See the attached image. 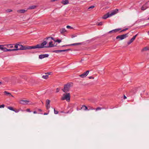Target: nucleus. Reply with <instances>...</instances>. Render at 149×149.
<instances>
[{
    "mask_svg": "<svg viewBox=\"0 0 149 149\" xmlns=\"http://www.w3.org/2000/svg\"><path fill=\"white\" fill-rule=\"evenodd\" d=\"M59 91V89L58 88H57L56 89V92H58Z\"/></svg>",
    "mask_w": 149,
    "mask_h": 149,
    "instance_id": "nucleus-44",
    "label": "nucleus"
},
{
    "mask_svg": "<svg viewBox=\"0 0 149 149\" xmlns=\"http://www.w3.org/2000/svg\"><path fill=\"white\" fill-rule=\"evenodd\" d=\"M54 113L55 114H57L58 113V112L55 109H54Z\"/></svg>",
    "mask_w": 149,
    "mask_h": 149,
    "instance_id": "nucleus-37",
    "label": "nucleus"
},
{
    "mask_svg": "<svg viewBox=\"0 0 149 149\" xmlns=\"http://www.w3.org/2000/svg\"><path fill=\"white\" fill-rule=\"evenodd\" d=\"M127 29H128V28H125V29H124L122 30L121 31H120L119 32H120V33H121V32H123L125 31H126L127 30Z\"/></svg>",
    "mask_w": 149,
    "mask_h": 149,
    "instance_id": "nucleus-33",
    "label": "nucleus"
},
{
    "mask_svg": "<svg viewBox=\"0 0 149 149\" xmlns=\"http://www.w3.org/2000/svg\"><path fill=\"white\" fill-rule=\"evenodd\" d=\"M120 30H121V29H120V28H118V29H115V33H116V32L119 31Z\"/></svg>",
    "mask_w": 149,
    "mask_h": 149,
    "instance_id": "nucleus-31",
    "label": "nucleus"
},
{
    "mask_svg": "<svg viewBox=\"0 0 149 149\" xmlns=\"http://www.w3.org/2000/svg\"><path fill=\"white\" fill-rule=\"evenodd\" d=\"M44 39L45 40H46L47 41L44 40L41 44H38L35 46H32V49H35L36 48H47V43L48 42V40L47 39Z\"/></svg>",
    "mask_w": 149,
    "mask_h": 149,
    "instance_id": "nucleus-1",
    "label": "nucleus"
},
{
    "mask_svg": "<svg viewBox=\"0 0 149 149\" xmlns=\"http://www.w3.org/2000/svg\"><path fill=\"white\" fill-rule=\"evenodd\" d=\"M71 49H64V50H62V52H64L65 51H68L70 50Z\"/></svg>",
    "mask_w": 149,
    "mask_h": 149,
    "instance_id": "nucleus-35",
    "label": "nucleus"
},
{
    "mask_svg": "<svg viewBox=\"0 0 149 149\" xmlns=\"http://www.w3.org/2000/svg\"><path fill=\"white\" fill-rule=\"evenodd\" d=\"M4 45H1L0 49L4 52H6L7 48L4 47Z\"/></svg>",
    "mask_w": 149,
    "mask_h": 149,
    "instance_id": "nucleus-15",
    "label": "nucleus"
},
{
    "mask_svg": "<svg viewBox=\"0 0 149 149\" xmlns=\"http://www.w3.org/2000/svg\"><path fill=\"white\" fill-rule=\"evenodd\" d=\"M5 46H6L7 47L10 48H12L13 47V45L12 44H8L6 45Z\"/></svg>",
    "mask_w": 149,
    "mask_h": 149,
    "instance_id": "nucleus-24",
    "label": "nucleus"
},
{
    "mask_svg": "<svg viewBox=\"0 0 149 149\" xmlns=\"http://www.w3.org/2000/svg\"><path fill=\"white\" fill-rule=\"evenodd\" d=\"M2 84V83L0 81V84Z\"/></svg>",
    "mask_w": 149,
    "mask_h": 149,
    "instance_id": "nucleus-53",
    "label": "nucleus"
},
{
    "mask_svg": "<svg viewBox=\"0 0 149 149\" xmlns=\"http://www.w3.org/2000/svg\"><path fill=\"white\" fill-rule=\"evenodd\" d=\"M89 72V71L87 70L84 72L83 74L79 75V76L82 78H84L87 75Z\"/></svg>",
    "mask_w": 149,
    "mask_h": 149,
    "instance_id": "nucleus-9",
    "label": "nucleus"
},
{
    "mask_svg": "<svg viewBox=\"0 0 149 149\" xmlns=\"http://www.w3.org/2000/svg\"><path fill=\"white\" fill-rule=\"evenodd\" d=\"M148 19H149V17Z\"/></svg>",
    "mask_w": 149,
    "mask_h": 149,
    "instance_id": "nucleus-57",
    "label": "nucleus"
},
{
    "mask_svg": "<svg viewBox=\"0 0 149 149\" xmlns=\"http://www.w3.org/2000/svg\"><path fill=\"white\" fill-rule=\"evenodd\" d=\"M66 28L67 29H72L73 28V27H72L71 26H66Z\"/></svg>",
    "mask_w": 149,
    "mask_h": 149,
    "instance_id": "nucleus-34",
    "label": "nucleus"
},
{
    "mask_svg": "<svg viewBox=\"0 0 149 149\" xmlns=\"http://www.w3.org/2000/svg\"><path fill=\"white\" fill-rule=\"evenodd\" d=\"M15 111L16 113H17L19 111V110H15V111Z\"/></svg>",
    "mask_w": 149,
    "mask_h": 149,
    "instance_id": "nucleus-43",
    "label": "nucleus"
},
{
    "mask_svg": "<svg viewBox=\"0 0 149 149\" xmlns=\"http://www.w3.org/2000/svg\"><path fill=\"white\" fill-rule=\"evenodd\" d=\"M84 108V110H85V111L87 110V109H88L87 107H86V106H85V105H83L82 106V107L81 108Z\"/></svg>",
    "mask_w": 149,
    "mask_h": 149,
    "instance_id": "nucleus-28",
    "label": "nucleus"
},
{
    "mask_svg": "<svg viewBox=\"0 0 149 149\" xmlns=\"http://www.w3.org/2000/svg\"><path fill=\"white\" fill-rule=\"evenodd\" d=\"M148 7L147 5V3L143 5L141 7V9L142 10H144L147 8H148Z\"/></svg>",
    "mask_w": 149,
    "mask_h": 149,
    "instance_id": "nucleus-12",
    "label": "nucleus"
},
{
    "mask_svg": "<svg viewBox=\"0 0 149 149\" xmlns=\"http://www.w3.org/2000/svg\"><path fill=\"white\" fill-rule=\"evenodd\" d=\"M20 103L23 104H27L29 102V101L26 100H21L20 101Z\"/></svg>",
    "mask_w": 149,
    "mask_h": 149,
    "instance_id": "nucleus-13",
    "label": "nucleus"
},
{
    "mask_svg": "<svg viewBox=\"0 0 149 149\" xmlns=\"http://www.w3.org/2000/svg\"><path fill=\"white\" fill-rule=\"evenodd\" d=\"M61 3L64 5H65L69 3V1L68 0H63L61 2Z\"/></svg>",
    "mask_w": 149,
    "mask_h": 149,
    "instance_id": "nucleus-16",
    "label": "nucleus"
},
{
    "mask_svg": "<svg viewBox=\"0 0 149 149\" xmlns=\"http://www.w3.org/2000/svg\"><path fill=\"white\" fill-rule=\"evenodd\" d=\"M77 36H75L74 35H72L71 36V38H73L75 37H76Z\"/></svg>",
    "mask_w": 149,
    "mask_h": 149,
    "instance_id": "nucleus-45",
    "label": "nucleus"
},
{
    "mask_svg": "<svg viewBox=\"0 0 149 149\" xmlns=\"http://www.w3.org/2000/svg\"><path fill=\"white\" fill-rule=\"evenodd\" d=\"M149 50V48L148 47H144L143 48L142 50V52H143L145 51H146L147 50Z\"/></svg>",
    "mask_w": 149,
    "mask_h": 149,
    "instance_id": "nucleus-20",
    "label": "nucleus"
},
{
    "mask_svg": "<svg viewBox=\"0 0 149 149\" xmlns=\"http://www.w3.org/2000/svg\"><path fill=\"white\" fill-rule=\"evenodd\" d=\"M42 77L45 79H47L48 77V75L47 74V73H45V75H43Z\"/></svg>",
    "mask_w": 149,
    "mask_h": 149,
    "instance_id": "nucleus-21",
    "label": "nucleus"
},
{
    "mask_svg": "<svg viewBox=\"0 0 149 149\" xmlns=\"http://www.w3.org/2000/svg\"><path fill=\"white\" fill-rule=\"evenodd\" d=\"M91 109L92 110H94V109H94L93 108L91 107Z\"/></svg>",
    "mask_w": 149,
    "mask_h": 149,
    "instance_id": "nucleus-49",
    "label": "nucleus"
},
{
    "mask_svg": "<svg viewBox=\"0 0 149 149\" xmlns=\"http://www.w3.org/2000/svg\"><path fill=\"white\" fill-rule=\"evenodd\" d=\"M103 24V22H100L98 23L97 25L101 26Z\"/></svg>",
    "mask_w": 149,
    "mask_h": 149,
    "instance_id": "nucleus-39",
    "label": "nucleus"
},
{
    "mask_svg": "<svg viewBox=\"0 0 149 149\" xmlns=\"http://www.w3.org/2000/svg\"><path fill=\"white\" fill-rule=\"evenodd\" d=\"M148 35H149V31H148Z\"/></svg>",
    "mask_w": 149,
    "mask_h": 149,
    "instance_id": "nucleus-55",
    "label": "nucleus"
},
{
    "mask_svg": "<svg viewBox=\"0 0 149 149\" xmlns=\"http://www.w3.org/2000/svg\"><path fill=\"white\" fill-rule=\"evenodd\" d=\"M50 74V72H49V73H47V74Z\"/></svg>",
    "mask_w": 149,
    "mask_h": 149,
    "instance_id": "nucleus-52",
    "label": "nucleus"
},
{
    "mask_svg": "<svg viewBox=\"0 0 149 149\" xmlns=\"http://www.w3.org/2000/svg\"><path fill=\"white\" fill-rule=\"evenodd\" d=\"M49 56V55L48 54H40L39 56V58L41 59L45 58H47Z\"/></svg>",
    "mask_w": 149,
    "mask_h": 149,
    "instance_id": "nucleus-8",
    "label": "nucleus"
},
{
    "mask_svg": "<svg viewBox=\"0 0 149 149\" xmlns=\"http://www.w3.org/2000/svg\"><path fill=\"white\" fill-rule=\"evenodd\" d=\"M95 6H90L88 8V9H93L94 8Z\"/></svg>",
    "mask_w": 149,
    "mask_h": 149,
    "instance_id": "nucleus-38",
    "label": "nucleus"
},
{
    "mask_svg": "<svg viewBox=\"0 0 149 149\" xmlns=\"http://www.w3.org/2000/svg\"><path fill=\"white\" fill-rule=\"evenodd\" d=\"M118 11V9H116L115 10H113L110 14L109 13H107L106 14L104 15L102 17V18L103 19H106L107 18L112 16L116 14Z\"/></svg>",
    "mask_w": 149,
    "mask_h": 149,
    "instance_id": "nucleus-2",
    "label": "nucleus"
},
{
    "mask_svg": "<svg viewBox=\"0 0 149 149\" xmlns=\"http://www.w3.org/2000/svg\"><path fill=\"white\" fill-rule=\"evenodd\" d=\"M47 113H45L44 114V115H47Z\"/></svg>",
    "mask_w": 149,
    "mask_h": 149,
    "instance_id": "nucleus-51",
    "label": "nucleus"
},
{
    "mask_svg": "<svg viewBox=\"0 0 149 149\" xmlns=\"http://www.w3.org/2000/svg\"><path fill=\"white\" fill-rule=\"evenodd\" d=\"M7 108L9 109V110H12V111H15V109H13V108L11 107H7Z\"/></svg>",
    "mask_w": 149,
    "mask_h": 149,
    "instance_id": "nucleus-27",
    "label": "nucleus"
},
{
    "mask_svg": "<svg viewBox=\"0 0 149 149\" xmlns=\"http://www.w3.org/2000/svg\"><path fill=\"white\" fill-rule=\"evenodd\" d=\"M62 52V50H56L53 51V52L57 53Z\"/></svg>",
    "mask_w": 149,
    "mask_h": 149,
    "instance_id": "nucleus-23",
    "label": "nucleus"
},
{
    "mask_svg": "<svg viewBox=\"0 0 149 149\" xmlns=\"http://www.w3.org/2000/svg\"><path fill=\"white\" fill-rule=\"evenodd\" d=\"M4 93H6V95H9V96H11L13 97V95H11V94L10 93H9L6 91H5L4 92Z\"/></svg>",
    "mask_w": 149,
    "mask_h": 149,
    "instance_id": "nucleus-25",
    "label": "nucleus"
},
{
    "mask_svg": "<svg viewBox=\"0 0 149 149\" xmlns=\"http://www.w3.org/2000/svg\"><path fill=\"white\" fill-rule=\"evenodd\" d=\"M60 31L61 33H63L66 32V30L65 28H64L61 29Z\"/></svg>",
    "mask_w": 149,
    "mask_h": 149,
    "instance_id": "nucleus-19",
    "label": "nucleus"
},
{
    "mask_svg": "<svg viewBox=\"0 0 149 149\" xmlns=\"http://www.w3.org/2000/svg\"><path fill=\"white\" fill-rule=\"evenodd\" d=\"M26 11H27V10H25L24 9L19 10L17 11L18 13H24Z\"/></svg>",
    "mask_w": 149,
    "mask_h": 149,
    "instance_id": "nucleus-14",
    "label": "nucleus"
},
{
    "mask_svg": "<svg viewBox=\"0 0 149 149\" xmlns=\"http://www.w3.org/2000/svg\"><path fill=\"white\" fill-rule=\"evenodd\" d=\"M15 51V49H7L6 52L7 51Z\"/></svg>",
    "mask_w": 149,
    "mask_h": 149,
    "instance_id": "nucleus-30",
    "label": "nucleus"
},
{
    "mask_svg": "<svg viewBox=\"0 0 149 149\" xmlns=\"http://www.w3.org/2000/svg\"><path fill=\"white\" fill-rule=\"evenodd\" d=\"M52 39H49L48 40V42H49V45H47L48 47H51L55 46L54 45L52 44L53 42L51 41Z\"/></svg>",
    "mask_w": 149,
    "mask_h": 149,
    "instance_id": "nucleus-11",
    "label": "nucleus"
},
{
    "mask_svg": "<svg viewBox=\"0 0 149 149\" xmlns=\"http://www.w3.org/2000/svg\"><path fill=\"white\" fill-rule=\"evenodd\" d=\"M149 25V23H148L147 25Z\"/></svg>",
    "mask_w": 149,
    "mask_h": 149,
    "instance_id": "nucleus-56",
    "label": "nucleus"
},
{
    "mask_svg": "<svg viewBox=\"0 0 149 149\" xmlns=\"http://www.w3.org/2000/svg\"><path fill=\"white\" fill-rule=\"evenodd\" d=\"M137 34H136L135 36H133V37L130 40V41L127 42V44L129 45L135 39Z\"/></svg>",
    "mask_w": 149,
    "mask_h": 149,
    "instance_id": "nucleus-10",
    "label": "nucleus"
},
{
    "mask_svg": "<svg viewBox=\"0 0 149 149\" xmlns=\"http://www.w3.org/2000/svg\"><path fill=\"white\" fill-rule=\"evenodd\" d=\"M19 44H15V49H14L15 51L19 50Z\"/></svg>",
    "mask_w": 149,
    "mask_h": 149,
    "instance_id": "nucleus-18",
    "label": "nucleus"
},
{
    "mask_svg": "<svg viewBox=\"0 0 149 149\" xmlns=\"http://www.w3.org/2000/svg\"><path fill=\"white\" fill-rule=\"evenodd\" d=\"M26 111L28 112H31V111H30V109H26Z\"/></svg>",
    "mask_w": 149,
    "mask_h": 149,
    "instance_id": "nucleus-41",
    "label": "nucleus"
},
{
    "mask_svg": "<svg viewBox=\"0 0 149 149\" xmlns=\"http://www.w3.org/2000/svg\"><path fill=\"white\" fill-rule=\"evenodd\" d=\"M66 46V45H63L62 46V47H65V46Z\"/></svg>",
    "mask_w": 149,
    "mask_h": 149,
    "instance_id": "nucleus-54",
    "label": "nucleus"
},
{
    "mask_svg": "<svg viewBox=\"0 0 149 149\" xmlns=\"http://www.w3.org/2000/svg\"><path fill=\"white\" fill-rule=\"evenodd\" d=\"M70 94L69 93H67L66 94H63V96L61 98V99L62 100H66L68 102H69L70 101Z\"/></svg>",
    "mask_w": 149,
    "mask_h": 149,
    "instance_id": "nucleus-4",
    "label": "nucleus"
},
{
    "mask_svg": "<svg viewBox=\"0 0 149 149\" xmlns=\"http://www.w3.org/2000/svg\"><path fill=\"white\" fill-rule=\"evenodd\" d=\"M70 86V84H68L65 85L64 89H63L62 90L64 92L66 93L69 90V88Z\"/></svg>",
    "mask_w": 149,
    "mask_h": 149,
    "instance_id": "nucleus-6",
    "label": "nucleus"
},
{
    "mask_svg": "<svg viewBox=\"0 0 149 149\" xmlns=\"http://www.w3.org/2000/svg\"><path fill=\"white\" fill-rule=\"evenodd\" d=\"M124 99H126L127 98V97L125 95H124Z\"/></svg>",
    "mask_w": 149,
    "mask_h": 149,
    "instance_id": "nucleus-48",
    "label": "nucleus"
},
{
    "mask_svg": "<svg viewBox=\"0 0 149 149\" xmlns=\"http://www.w3.org/2000/svg\"><path fill=\"white\" fill-rule=\"evenodd\" d=\"M45 39H47L48 40H49V39H52V40H53L55 42H58V43H60L61 42V40H60V39H58L57 40H55V39H54V38H53L52 37H48L47 38H46Z\"/></svg>",
    "mask_w": 149,
    "mask_h": 149,
    "instance_id": "nucleus-7",
    "label": "nucleus"
},
{
    "mask_svg": "<svg viewBox=\"0 0 149 149\" xmlns=\"http://www.w3.org/2000/svg\"><path fill=\"white\" fill-rule=\"evenodd\" d=\"M6 11L7 13H9L12 11V10L10 9H8Z\"/></svg>",
    "mask_w": 149,
    "mask_h": 149,
    "instance_id": "nucleus-36",
    "label": "nucleus"
},
{
    "mask_svg": "<svg viewBox=\"0 0 149 149\" xmlns=\"http://www.w3.org/2000/svg\"><path fill=\"white\" fill-rule=\"evenodd\" d=\"M102 108L100 107H98L95 109V111H97L98 110H101Z\"/></svg>",
    "mask_w": 149,
    "mask_h": 149,
    "instance_id": "nucleus-29",
    "label": "nucleus"
},
{
    "mask_svg": "<svg viewBox=\"0 0 149 149\" xmlns=\"http://www.w3.org/2000/svg\"><path fill=\"white\" fill-rule=\"evenodd\" d=\"M36 7L37 6H31L27 8V10H32L35 9L36 8Z\"/></svg>",
    "mask_w": 149,
    "mask_h": 149,
    "instance_id": "nucleus-17",
    "label": "nucleus"
},
{
    "mask_svg": "<svg viewBox=\"0 0 149 149\" xmlns=\"http://www.w3.org/2000/svg\"><path fill=\"white\" fill-rule=\"evenodd\" d=\"M128 33H127L125 34H123L121 35H119L117 36L116 37V39H119V40H122L127 37L128 36Z\"/></svg>",
    "mask_w": 149,
    "mask_h": 149,
    "instance_id": "nucleus-5",
    "label": "nucleus"
},
{
    "mask_svg": "<svg viewBox=\"0 0 149 149\" xmlns=\"http://www.w3.org/2000/svg\"><path fill=\"white\" fill-rule=\"evenodd\" d=\"M5 107V105L4 104H2L1 105H0V108H4Z\"/></svg>",
    "mask_w": 149,
    "mask_h": 149,
    "instance_id": "nucleus-42",
    "label": "nucleus"
},
{
    "mask_svg": "<svg viewBox=\"0 0 149 149\" xmlns=\"http://www.w3.org/2000/svg\"><path fill=\"white\" fill-rule=\"evenodd\" d=\"M89 79H94V78L92 76L89 77Z\"/></svg>",
    "mask_w": 149,
    "mask_h": 149,
    "instance_id": "nucleus-46",
    "label": "nucleus"
},
{
    "mask_svg": "<svg viewBox=\"0 0 149 149\" xmlns=\"http://www.w3.org/2000/svg\"><path fill=\"white\" fill-rule=\"evenodd\" d=\"M38 110L40 112H41L42 111V110L41 109H39Z\"/></svg>",
    "mask_w": 149,
    "mask_h": 149,
    "instance_id": "nucleus-50",
    "label": "nucleus"
},
{
    "mask_svg": "<svg viewBox=\"0 0 149 149\" xmlns=\"http://www.w3.org/2000/svg\"><path fill=\"white\" fill-rule=\"evenodd\" d=\"M50 101L49 100H47L46 101V105H49Z\"/></svg>",
    "mask_w": 149,
    "mask_h": 149,
    "instance_id": "nucleus-26",
    "label": "nucleus"
},
{
    "mask_svg": "<svg viewBox=\"0 0 149 149\" xmlns=\"http://www.w3.org/2000/svg\"><path fill=\"white\" fill-rule=\"evenodd\" d=\"M115 33V29H114V30H112L111 31H109V32H108V33Z\"/></svg>",
    "mask_w": 149,
    "mask_h": 149,
    "instance_id": "nucleus-32",
    "label": "nucleus"
},
{
    "mask_svg": "<svg viewBox=\"0 0 149 149\" xmlns=\"http://www.w3.org/2000/svg\"><path fill=\"white\" fill-rule=\"evenodd\" d=\"M81 44V43H74L73 44H72L70 45H69L70 46H74V45H80Z\"/></svg>",
    "mask_w": 149,
    "mask_h": 149,
    "instance_id": "nucleus-22",
    "label": "nucleus"
},
{
    "mask_svg": "<svg viewBox=\"0 0 149 149\" xmlns=\"http://www.w3.org/2000/svg\"><path fill=\"white\" fill-rule=\"evenodd\" d=\"M19 50H23L26 49H32V46H23L22 45L19 44Z\"/></svg>",
    "mask_w": 149,
    "mask_h": 149,
    "instance_id": "nucleus-3",
    "label": "nucleus"
},
{
    "mask_svg": "<svg viewBox=\"0 0 149 149\" xmlns=\"http://www.w3.org/2000/svg\"><path fill=\"white\" fill-rule=\"evenodd\" d=\"M83 60H81V61H82Z\"/></svg>",
    "mask_w": 149,
    "mask_h": 149,
    "instance_id": "nucleus-58",
    "label": "nucleus"
},
{
    "mask_svg": "<svg viewBox=\"0 0 149 149\" xmlns=\"http://www.w3.org/2000/svg\"><path fill=\"white\" fill-rule=\"evenodd\" d=\"M33 113L34 114H36V113H37V112L35 111H34L33 112Z\"/></svg>",
    "mask_w": 149,
    "mask_h": 149,
    "instance_id": "nucleus-47",
    "label": "nucleus"
},
{
    "mask_svg": "<svg viewBox=\"0 0 149 149\" xmlns=\"http://www.w3.org/2000/svg\"><path fill=\"white\" fill-rule=\"evenodd\" d=\"M46 107L47 109H48L50 108V104L46 105Z\"/></svg>",
    "mask_w": 149,
    "mask_h": 149,
    "instance_id": "nucleus-40",
    "label": "nucleus"
}]
</instances>
